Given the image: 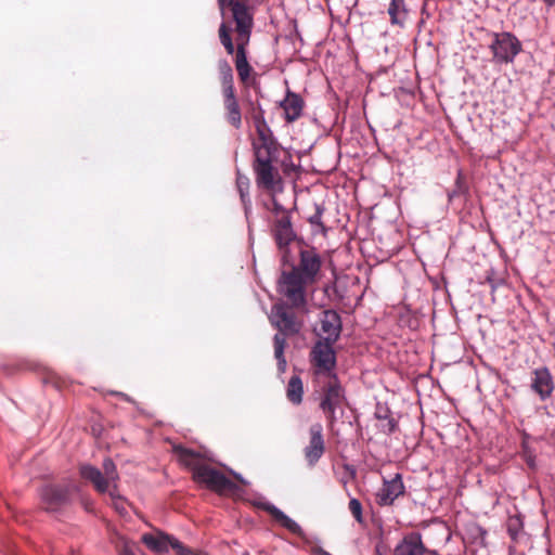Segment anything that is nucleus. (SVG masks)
<instances>
[{"instance_id":"nucleus-37","label":"nucleus","mask_w":555,"mask_h":555,"mask_svg":"<svg viewBox=\"0 0 555 555\" xmlns=\"http://www.w3.org/2000/svg\"><path fill=\"white\" fill-rule=\"evenodd\" d=\"M547 5H554L555 0H543Z\"/></svg>"},{"instance_id":"nucleus-25","label":"nucleus","mask_w":555,"mask_h":555,"mask_svg":"<svg viewBox=\"0 0 555 555\" xmlns=\"http://www.w3.org/2000/svg\"><path fill=\"white\" fill-rule=\"evenodd\" d=\"M219 78L222 87V94L234 92L233 69L227 60L218 62Z\"/></svg>"},{"instance_id":"nucleus-18","label":"nucleus","mask_w":555,"mask_h":555,"mask_svg":"<svg viewBox=\"0 0 555 555\" xmlns=\"http://www.w3.org/2000/svg\"><path fill=\"white\" fill-rule=\"evenodd\" d=\"M531 389L540 397L542 401L548 399L554 390V382L550 371L546 367L533 371L531 379Z\"/></svg>"},{"instance_id":"nucleus-38","label":"nucleus","mask_w":555,"mask_h":555,"mask_svg":"<svg viewBox=\"0 0 555 555\" xmlns=\"http://www.w3.org/2000/svg\"><path fill=\"white\" fill-rule=\"evenodd\" d=\"M251 1L250 0H246V3H250Z\"/></svg>"},{"instance_id":"nucleus-36","label":"nucleus","mask_w":555,"mask_h":555,"mask_svg":"<svg viewBox=\"0 0 555 555\" xmlns=\"http://www.w3.org/2000/svg\"><path fill=\"white\" fill-rule=\"evenodd\" d=\"M318 555H332V554L330 552H327V551L320 550Z\"/></svg>"},{"instance_id":"nucleus-1","label":"nucleus","mask_w":555,"mask_h":555,"mask_svg":"<svg viewBox=\"0 0 555 555\" xmlns=\"http://www.w3.org/2000/svg\"><path fill=\"white\" fill-rule=\"evenodd\" d=\"M218 7L222 16L227 9L230 10L236 34V44L234 46L231 36L232 28L222 22L218 29L220 42L228 54H234V65L241 82L249 86L255 72L247 60V46L254 27L255 9L251 3H246V0H218Z\"/></svg>"},{"instance_id":"nucleus-7","label":"nucleus","mask_w":555,"mask_h":555,"mask_svg":"<svg viewBox=\"0 0 555 555\" xmlns=\"http://www.w3.org/2000/svg\"><path fill=\"white\" fill-rule=\"evenodd\" d=\"M313 285L306 279L301 278L297 272L284 271L279 280L278 291L282 295L287 304H292L294 307L305 308L307 307V289Z\"/></svg>"},{"instance_id":"nucleus-34","label":"nucleus","mask_w":555,"mask_h":555,"mask_svg":"<svg viewBox=\"0 0 555 555\" xmlns=\"http://www.w3.org/2000/svg\"><path fill=\"white\" fill-rule=\"evenodd\" d=\"M43 383L44 384H51L53 385L55 388H60L61 387V379L52 372H48L46 374V376L43 377Z\"/></svg>"},{"instance_id":"nucleus-31","label":"nucleus","mask_w":555,"mask_h":555,"mask_svg":"<svg viewBox=\"0 0 555 555\" xmlns=\"http://www.w3.org/2000/svg\"><path fill=\"white\" fill-rule=\"evenodd\" d=\"M349 511L359 522H363L362 504L358 499H351L348 504Z\"/></svg>"},{"instance_id":"nucleus-14","label":"nucleus","mask_w":555,"mask_h":555,"mask_svg":"<svg viewBox=\"0 0 555 555\" xmlns=\"http://www.w3.org/2000/svg\"><path fill=\"white\" fill-rule=\"evenodd\" d=\"M248 117L251 119L257 133V140L253 142V149L255 146L278 145L273 133L264 119V111L260 104H251V107L248 112Z\"/></svg>"},{"instance_id":"nucleus-16","label":"nucleus","mask_w":555,"mask_h":555,"mask_svg":"<svg viewBox=\"0 0 555 555\" xmlns=\"http://www.w3.org/2000/svg\"><path fill=\"white\" fill-rule=\"evenodd\" d=\"M404 493V485L400 474L391 480H384L383 487L376 493V503L380 506L391 505L397 498Z\"/></svg>"},{"instance_id":"nucleus-28","label":"nucleus","mask_w":555,"mask_h":555,"mask_svg":"<svg viewBox=\"0 0 555 555\" xmlns=\"http://www.w3.org/2000/svg\"><path fill=\"white\" fill-rule=\"evenodd\" d=\"M236 186L240 192L245 212L247 214L251 205L248 196L249 179L245 176L238 175L236 178Z\"/></svg>"},{"instance_id":"nucleus-24","label":"nucleus","mask_w":555,"mask_h":555,"mask_svg":"<svg viewBox=\"0 0 555 555\" xmlns=\"http://www.w3.org/2000/svg\"><path fill=\"white\" fill-rule=\"evenodd\" d=\"M261 508L269 513L274 518V520L280 522L281 526L286 528L289 532L297 535H302L301 527L273 504L264 503L261 505Z\"/></svg>"},{"instance_id":"nucleus-13","label":"nucleus","mask_w":555,"mask_h":555,"mask_svg":"<svg viewBox=\"0 0 555 555\" xmlns=\"http://www.w3.org/2000/svg\"><path fill=\"white\" fill-rule=\"evenodd\" d=\"M321 266L322 260L319 254L313 248H306L300 250L299 261L296 266H293L291 270L314 284L318 280Z\"/></svg>"},{"instance_id":"nucleus-30","label":"nucleus","mask_w":555,"mask_h":555,"mask_svg":"<svg viewBox=\"0 0 555 555\" xmlns=\"http://www.w3.org/2000/svg\"><path fill=\"white\" fill-rule=\"evenodd\" d=\"M117 551L119 555H135V544L133 542L128 541L125 538H120L117 545Z\"/></svg>"},{"instance_id":"nucleus-19","label":"nucleus","mask_w":555,"mask_h":555,"mask_svg":"<svg viewBox=\"0 0 555 555\" xmlns=\"http://www.w3.org/2000/svg\"><path fill=\"white\" fill-rule=\"evenodd\" d=\"M425 551L422 535L418 532H411L395 547L393 555H424Z\"/></svg>"},{"instance_id":"nucleus-29","label":"nucleus","mask_w":555,"mask_h":555,"mask_svg":"<svg viewBox=\"0 0 555 555\" xmlns=\"http://www.w3.org/2000/svg\"><path fill=\"white\" fill-rule=\"evenodd\" d=\"M271 195V206H267V209L271 212L270 219L286 218L292 216V211L285 208L275 197V194Z\"/></svg>"},{"instance_id":"nucleus-32","label":"nucleus","mask_w":555,"mask_h":555,"mask_svg":"<svg viewBox=\"0 0 555 555\" xmlns=\"http://www.w3.org/2000/svg\"><path fill=\"white\" fill-rule=\"evenodd\" d=\"M173 551L176 555H207L205 552L185 546L180 541H175Z\"/></svg>"},{"instance_id":"nucleus-3","label":"nucleus","mask_w":555,"mask_h":555,"mask_svg":"<svg viewBox=\"0 0 555 555\" xmlns=\"http://www.w3.org/2000/svg\"><path fill=\"white\" fill-rule=\"evenodd\" d=\"M308 312L307 307L298 308L287 302H276L271 308L269 315L271 324L278 330L273 337L274 356L279 362V369L284 371L286 360L284 349L286 337L298 335L304 327V315Z\"/></svg>"},{"instance_id":"nucleus-12","label":"nucleus","mask_w":555,"mask_h":555,"mask_svg":"<svg viewBox=\"0 0 555 555\" xmlns=\"http://www.w3.org/2000/svg\"><path fill=\"white\" fill-rule=\"evenodd\" d=\"M270 231L278 248L284 254L283 257L285 258L288 253V246L297 238L292 223V216L270 219Z\"/></svg>"},{"instance_id":"nucleus-26","label":"nucleus","mask_w":555,"mask_h":555,"mask_svg":"<svg viewBox=\"0 0 555 555\" xmlns=\"http://www.w3.org/2000/svg\"><path fill=\"white\" fill-rule=\"evenodd\" d=\"M304 386L301 378L294 375L289 378L286 389L287 399L294 404H300L302 401Z\"/></svg>"},{"instance_id":"nucleus-2","label":"nucleus","mask_w":555,"mask_h":555,"mask_svg":"<svg viewBox=\"0 0 555 555\" xmlns=\"http://www.w3.org/2000/svg\"><path fill=\"white\" fill-rule=\"evenodd\" d=\"M218 7L222 16L227 9L230 10L236 34V44L234 46L231 36L232 28L222 22L218 29L220 42L228 54H234V65L241 82L249 86L255 72L247 60V46L254 27L255 9L251 3H246V0H218Z\"/></svg>"},{"instance_id":"nucleus-17","label":"nucleus","mask_w":555,"mask_h":555,"mask_svg":"<svg viewBox=\"0 0 555 555\" xmlns=\"http://www.w3.org/2000/svg\"><path fill=\"white\" fill-rule=\"evenodd\" d=\"M320 324L321 331L325 335L321 340L336 343L341 332L340 315L334 310H325L322 312Z\"/></svg>"},{"instance_id":"nucleus-4","label":"nucleus","mask_w":555,"mask_h":555,"mask_svg":"<svg viewBox=\"0 0 555 555\" xmlns=\"http://www.w3.org/2000/svg\"><path fill=\"white\" fill-rule=\"evenodd\" d=\"M253 152V170L257 186L270 194L281 192L283 181L279 168L274 166V163L278 162V145L255 146Z\"/></svg>"},{"instance_id":"nucleus-15","label":"nucleus","mask_w":555,"mask_h":555,"mask_svg":"<svg viewBox=\"0 0 555 555\" xmlns=\"http://www.w3.org/2000/svg\"><path fill=\"white\" fill-rule=\"evenodd\" d=\"M309 444L305 448L304 452L307 462L312 466L322 457L325 451L322 424H312L309 428Z\"/></svg>"},{"instance_id":"nucleus-8","label":"nucleus","mask_w":555,"mask_h":555,"mask_svg":"<svg viewBox=\"0 0 555 555\" xmlns=\"http://www.w3.org/2000/svg\"><path fill=\"white\" fill-rule=\"evenodd\" d=\"M196 483L204 485L210 491L218 494H232L238 490L237 485L228 478L219 469L205 463L198 467L195 476L192 478Z\"/></svg>"},{"instance_id":"nucleus-20","label":"nucleus","mask_w":555,"mask_h":555,"mask_svg":"<svg viewBox=\"0 0 555 555\" xmlns=\"http://www.w3.org/2000/svg\"><path fill=\"white\" fill-rule=\"evenodd\" d=\"M224 119L234 129L242 127V111L235 91L223 93Z\"/></svg>"},{"instance_id":"nucleus-35","label":"nucleus","mask_w":555,"mask_h":555,"mask_svg":"<svg viewBox=\"0 0 555 555\" xmlns=\"http://www.w3.org/2000/svg\"><path fill=\"white\" fill-rule=\"evenodd\" d=\"M113 501V506L114 508L119 512L120 514L121 513H125L126 512V508H125V505H124V499L119 495V499H115V500H112Z\"/></svg>"},{"instance_id":"nucleus-11","label":"nucleus","mask_w":555,"mask_h":555,"mask_svg":"<svg viewBox=\"0 0 555 555\" xmlns=\"http://www.w3.org/2000/svg\"><path fill=\"white\" fill-rule=\"evenodd\" d=\"M493 40L490 50L494 63H513L516 55L521 51V43L515 35L508 31L493 33Z\"/></svg>"},{"instance_id":"nucleus-21","label":"nucleus","mask_w":555,"mask_h":555,"mask_svg":"<svg viewBox=\"0 0 555 555\" xmlns=\"http://www.w3.org/2000/svg\"><path fill=\"white\" fill-rule=\"evenodd\" d=\"M173 453L176 454L178 462L192 472V478L195 476L198 467H203L205 465L203 456L191 449L182 446H175Z\"/></svg>"},{"instance_id":"nucleus-5","label":"nucleus","mask_w":555,"mask_h":555,"mask_svg":"<svg viewBox=\"0 0 555 555\" xmlns=\"http://www.w3.org/2000/svg\"><path fill=\"white\" fill-rule=\"evenodd\" d=\"M79 474L82 479L92 485L98 493L104 494L107 492L112 500L119 499V474L111 459L103 461L102 469L91 464H82L79 467Z\"/></svg>"},{"instance_id":"nucleus-23","label":"nucleus","mask_w":555,"mask_h":555,"mask_svg":"<svg viewBox=\"0 0 555 555\" xmlns=\"http://www.w3.org/2000/svg\"><path fill=\"white\" fill-rule=\"evenodd\" d=\"M304 105L305 102L298 94L288 91L285 99L281 103V106L285 113V119L288 122L297 120L301 116Z\"/></svg>"},{"instance_id":"nucleus-33","label":"nucleus","mask_w":555,"mask_h":555,"mask_svg":"<svg viewBox=\"0 0 555 555\" xmlns=\"http://www.w3.org/2000/svg\"><path fill=\"white\" fill-rule=\"evenodd\" d=\"M323 211L324 208L321 205L314 204V214L308 217V222L312 225L320 227L322 231L325 230V227L321 220Z\"/></svg>"},{"instance_id":"nucleus-6","label":"nucleus","mask_w":555,"mask_h":555,"mask_svg":"<svg viewBox=\"0 0 555 555\" xmlns=\"http://www.w3.org/2000/svg\"><path fill=\"white\" fill-rule=\"evenodd\" d=\"M319 383V406L324 413L327 427L333 428L337 421L336 409L340 408L346 400L345 389L337 375L318 378Z\"/></svg>"},{"instance_id":"nucleus-22","label":"nucleus","mask_w":555,"mask_h":555,"mask_svg":"<svg viewBox=\"0 0 555 555\" xmlns=\"http://www.w3.org/2000/svg\"><path fill=\"white\" fill-rule=\"evenodd\" d=\"M141 541L151 551L156 553H165L168 551L169 546L173 550L175 541L178 540L162 531H157L156 534L144 533L141 538Z\"/></svg>"},{"instance_id":"nucleus-9","label":"nucleus","mask_w":555,"mask_h":555,"mask_svg":"<svg viewBox=\"0 0 555 555\" xmlns=\"http://www.w3.org/2000/svg\"><path fill=\"white\" fill-rule=\"evenodd\" d=\"M78 488L73 483H49L40 489L42 507L48 512H56L72 503V494Z\"/></svg>"},{"instance_id":"nucleus-10","label":"nucleus","mask_w":555,"mask_h":555,"mask_svg":"<svg viewBox=\"0 0 555 555\" xmlns=\"http://www.w3.org/2000/svg\"><path fill=\"white\" fill-rule=\"evenodd\" d=\"M333 344L334 343L318 340L311 349L310 361L317 379L328 377L330 375H337L335 373L336 352L333 349Z\"/></svg>"},{"instance_id":"nucleus-27","label":"nucleus","mask_w":555,"mask_h":555,"mask_svg":"<svg viewBox=\"0 0 555 555\" xmlns=\"http://www.w3.org/2000/svg\"><path fill=\"white\" fill-rule=\"evenodd\" d=\"M388 14L390 16L391 24L402 25L406 17V9L404 0H391Z\"/></svg>"}]
</instances>
